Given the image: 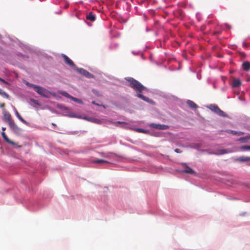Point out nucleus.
I'll use <instances>...</instances> for the list:
<instances>
[{
  "instance_id": "28",
  "label": "nucleus",
  "mask_w": 250,
  "mask_h": 250,
  "mask_svg": "<svg viewBox=\"0 0 250 250\" xmlns=\"http://www.w3.org/2000/svg\"><path fill=\"white\" fill-rule=\"evenodd\" d=\"M137 130L138 131V132H144V129H141V128H137Z\"/></svg>"
},
{
  "instance_id": "7",
  "label": "nucleus",
  "mask_w": 250,
  "mask_h": 250,
  "mask_svg": "<svg viewBox=\"0 0 250 250\" xmlns=\"http://www.w3.org/2000/svg\"><path fill=\"white\" fill-rule=\"evenodd\" d=\"M182 166L186 167V169L182 170V172L188 173V174H194L195 173V171L190 167H188L187 164L183 163L182 164Z\"/></svg>"
},
{
  "instance_id": "32",
  "label": "nucleus",
  "mask_w": 250,
  "mask_h": 250,
  "mask_svg": "<svg viewBox=\"0 0 250 250\" xmlns=\"http://www.w3.org/2000/svg\"><path fill=\"white\" fill-rule=\"evenodd\" d=\"M122 123L120 122H116L115 124L116 125H117L118 124H121Z\"/></svg>"
},
{
  "instance_id": "35",
  "label": "nucleus",
  "mask_w": 250,
  "mask_h": 250,
  "mask_svg": "<svg viewBox=\"0 0 250 250\" xmlns=\"http://www.w3.org/2000/svg\"><path fill=\"white\" fill-rule=\"evenodd\" d=\"M34 103H37V101L34 100Z\"/></svg>"
},
{
  "instance_id": "34",
  "label": "nucleus",
  "mask_w": 250,
  "mask_h": 250,
  "mask_svg": "<svg viewBox=\"0 0 250 250\" xmlns=\"http://www.w3.org/2000/svg\"><path fill=\"white\" fill-rule=\"evenodd\" d=\"M92 104H93L98 105V104H97L95 103V101H93V102H92Z\"/></svg>"
},
{
  "instance_id": "20",
  "label": "nucleus",
  "mask_w": 250,
  "mask_h": 250,
  "mask_svg": "<svg viewBox=\"0 0 250 250\" xmlns=\"http://www.w3.org/2000/svg\"><path fill=\"white\" fill-rule=\"evenodd\" d=\"M93 163L96 164H102V163H108V162L104 160L103 159H98L93 161Z\"/></svg>"
},
{
  "instance_id": "15",
  "label": "nucleus",
  "mask_w": 250,
  "mask_h": 250,
  "mask_svg": "<svg viewBox=\"0 0 250 250\" xmlns=\"http://www.w3.org/2000/svg\"><path fill=\"white\" fill-rule=\"evenodd\" d=\"M1 135L3 137V138L4 139V140L8 143L10 144H12V145H13L14 144V142H12V141H11L10 140H9L7 136H6V135L5 134V132H2L1 133Z\"/></svg>"
},
{
  "instance_id": "12",
  "label": "nucleus",
  "mask_w": 250,
  "mask_h": 250,
  "mask_svg": "<svg viewBox=\"0 0 250 250\" xmlns=\"http://www.w3.org/2000/svg\"><path fill=\"white\" fill-rule=\"evenodd\" d=\"M15 114H16V116H17V117L21 122H22L23 124H24L26 125H29V123L22 118V117L20 115V114L19 113V112H18V111L16 109H15Z\"/></svg>"
},
{
  "instance_id": "3",
  "label": "nucleus",
  "mask_w": 250,
  "mask_h": 250,
  "mask_svg": "<svg viewBox=\"0 0 250 250\" xmlns=\"http://www.w3.org/2000/svg\"><path fill=\"white\" fill-rule=\"evenodd\" d=\"M208 108L210 110L220 116L223 117H227V114L215 104H210Z\"/></svg>"
},
{
  "instance_id": "11",
  "label": "nucleus",
  "mask_w": 250,
  "mask_h": 250,
  "mask_svg": "<svg viewBox=\"0 0 250 250\" xmlns=\"http://www.w3.org/2000/svg\"><path fill=\"white\" fill-rule=\"evenodd\" d=\"M230 152H231L230 150H228L227 149H222L217 150V151L216 153H214V154L216 155H223Z\"/></svg>"
},
{
  "instance_id": "9",
  "label": "nucleus",
  "mask_w": 250,
  "mask_h": 250,
  "mask_svg": "<svg viewBox=\"0 0 250 250\" xmlns=\"http://www.w3.org/2000/svg\"><path fill=\"white\" fill-rule=\"evenodd\" d=\"M86 19L87 20H89L91 21H95L96 19L95 16L93 14V13L92 12H89L88 13L86 16Z\"/></svg>"
},
{
  "instance_id": "14",
  "label": "nucleus",
  "mask_w": 250,
  "mask_h": 250,
  "mask_svg": "<svg viewBox=\"0 0 250 250\" xmlns=\"http://www.w3.org/2000/svg\"><path fill=\"white\" fill-rule=\"evenodd\" d=\"M236 160L239 162H246L250 161V157L241 156L236 158Z\"/></svg>"
},
{
  "instance_id": "27",
  "label": "nucleus",
  "mask_w": 250,
  "mask_h": 250,
  "mask_svg": "<svg viewBox=\"0 0 250 250\" xmlns=\"http://www.w3.org/2000/svg\"><path fill=\"white\" fill-rule=\"evenodd\" d=\"M175 152H176V153H181L182 152V151L178 149V148H176L175 150H174Z\"/></svg>"
},
{
  "instance_id": "30",
  "label": "nucleus",
  "mask_w": 250,
  "mask_h": 250,
  "mask_svg": "<svg viewBox=\"0 0 250 250\" xmlns=\"http://www.w3.org/2000/svg\"><path fill=\"white\" fill-rule=\"evenodd\" d=\"M0 81L3 82L4 83H7L3 79H1V78H0Z\"/></svg>"
},
{
  "instance_id": "4",
  "label": "nucleus",
  "mask_w": 250,
  "mask_h": 250,
  "mask_svg": "<svg viewBox=\"0 0 250 250\" xmlns=\"http://www.w3.org/2000/svg\"><path fill=\"white\" fill-rule=\"evenodd\" d=\"M76 70L81 74H82V75L86 77V78H93V76L92 74H91V73H90L89 72H88L87 71L85 70V69H83V68H77L76 69Z\"/></svg>"
},
{
  "instance_id": "29",
  "label": "nucleus",
  "mask_w": 250,
  "mask_h": 250,
  "mask_svg": "<svg viewBox=\"0 0 250 250\" xmlns=\"http://www.w3.org/2000/svg\"><path fill=\"white\" fill-rule=\"evenodd\" d=\"M26 84L27 85H28V86H30V87H32V85H34V84L30 83H28V82H26Z\"/></svg>"
},
{
  "instance_id": "23",
  "label": "nucleus",
  "mask_w": 250,
  "mask_h": 250,
  "mask_svg": "<svg viewBox=\"0 0 250 250\" xmlns=\"http://www.w3.org/2000/svg\"><path fill=\"white\" fill-rule=\"evenodd\" d=\"M0 95L1 96L5 97L7 98L9 97V95L4 91H3L2 89H0Z\"/></svg>"
},
{
  "instance_id": "17",
  "label": "nucleus",
  "mask_w": 250,
  "mask_h": 250,
  "mask_svg": "<svg viewBox=\"0 0 250 250\" xmlns=\"http://www.w3.org/2000/svg\"><path fill=\"white\" fill-rule=\"evenodd\" d=\"M250 140V136H246V137H241L240 139H239V140L242 142V143H245V142H247L248 140Z\"/></svg>"
},
{
  "instance_id": "10",
  "label": "nucleus",
  "mask_w": 250,
  "mask_h": 250,
  "mask_svg": "<svg viewBox=\"0 0 250 250\" xmlns=\"http://www.w3.org/2000/svg\"><path fill=\"white\" fill-rule=\"evenodd\" d=\"M242 68L244 70L248 71L250 69V62H244L242 63Z\"/></svg>"
},
{
  "instance_id": "26",
  "label": "nucleus",
  "mask_w": 250,
  "mask_h": 250,
  "mask_svg": "<svg viewBox=\"0 0 250 250\" xmlns=\"http://www.w3.org/2000/svg\"><path fill=\"white\" fill-rule=\"evenodd\" d=\"M88 121H90L92 122H94V123H97V124H99L100 123V121H99L97 119H93V118H90V119H87Z\"/></svg>"
},
{
  "instance_id": "5",
  "label": "nucleus",
  "mask_w": 250,
  "mask_h": 250,
  "mask_svg": "<svg viewBox=\"0 0 250 250\" xmlns=\"http://www.w3.org/2000/svg\"><path fill=\"white\" fill-rule=\"evenodd\" d=\"M150 126L154 128L160 130H166L169 128V126L166 125L156 124L152 123L150 125Z\"/></svg>"
},
{
  "instance_id": "31",
  "label": "nucleus",
  "mask_w": 250,
  "mask_h": 250,
  "mask_svg": "<svg viewBox=\"0 0 250 250\" xmlns=\"http://www.w3.org/2000/svg\"><path fill=\"white\" fill-rule=\"evenodd\" d=\"M4 105H5L4 104H2L0 105V107L2 108V107H3L4 106Z\"/></svg>"
},
{
  "instance_id": "24",
  "label": "nucleus",
  "mask_w": 250,
  "mask_h": 250,
  "mask_svg": "<svg viewBox=\"0 0 250 250\" xmlns=\"http://www.w3.org/2000/svg\"><path fill=\"white\" fill-rule=\"evenodd\" d=\"M71 100H72L73 101H74L75 102H77L78 103H79V104H82L83 103V102H82V101L81 100L77 99V98H75L74 97L71 98Z\"/></svg>"
},
{
  "instance_id": "19",
  "label": "nucleus",
  "mask_w": 250,
  "mask_h": 250,
  "mask_svg": "<svg viewBox=\"0 0 250 250\" xmlns=\"http://www.w3.org/2000/svg\"><path fill=\"white\" fill-rule=\"evenodd\" d=\"M4 118H5V120L7 122H9V121L12 120V119L11 118V115L9 113H6V114H5V115H4Z\"/></svg>"
},
{
  "instance_id": "2",
  "label": "nucleus",
  "mask_w": 250,
  "mask_h": 250,
  "mask_svg": "<svg viewBox=\"0 0 250 250\" xmlns=\"http://www.w3.org/2000/svg\"><path fill=\"white\" fill-rule=\"evenodd\" d=\"M32 88L41 96L48 98L50 95V92L45 88L37 85H32Z\"/></svg>"
},
{
  "instance_id": "16",
  "label": "nucleus",
  "mask_w": 250,
  "mask_h": 250,
  "mask_svg": "<svg viewBox=\"0 0 250 250\" xmlns=\"http://www.w3.org/2000/svg\"><path fill=\"white\" fill-rule=\"evenodd\" d=\"M241 84L240 81L238 79L235 80L233 81L232 83V86L234 87H237L239 86Z\"/></svg>"
},
{
  "instance_id": "6",
  "label": "nucleus",
  "mask_w": 250,
  "mask_h": 250,
  "mask_svg": "<svg viewBox=\"0 0 250 250\" xmlns=\"http://www.w3.org/2000/svg\"><path fill=\"white\" fill-rule=\"evenodd\" d=\"M8 124L9 126L10 127V128L14 131L17 132V131H19L20 128L15 123V122L13 119L12 120L9 121V122H8Z\"/></svg>"
},
{
  "instance_id": "25",
  "label": "nucleus",
  "mask_w": 250,
  "mask_h": 250,
  "mask_svg": "<svg viewBox=\"0 0 250 250\" xmlns=\"http://www.w3.org/2000/svg\"><path fill=\"white\" fill-rule=\"evenodd\" d=\"M241 149H243V150H250V146H241Z\"/></svg>"
},
{
  "instance_id": "8",
  "label": "nucleus",
  "mask_w": 250,
  "mask_h": 250,
  "mask_svg": "<svg viewBox=\"0 0 250 250\" xmlns=\"http://www.w3.org/2000/svg\"><path fill=\"white\" fill-rule=\"evenodd\" d=\"M62 57L65 61V62L71 67H74L75 66L74 63L73 62V61L69 58L67 56L65 55H62Z\"/></svg>"
},
{
  "instance_id": "33",
  "label": "nucleus",
  "mask_w": 250,
  "mask_h": 250,
  "mask_svg": "<svg viewBox=\"0 0 250 250\" xmlns=\"http://www.w3.org/2000/svg\"><path fill=\"white\" fill-rule=\"evenodd\" d=\"M6 129V128L5 127H2V130L3 131V132H4Z\"/></svg>"
},
{
  "instance_id": "13",
  "label": "nucleus",
  "mask_w": 250,
  "mask_h": 250,
  "mask_svg": "<svg viewBox=\"0 0 250 250\" xmlns=\"http://www.w3.org/2000/svg\"><path fill=\"white\" fill-rule=\"evenodd\" d=\"M187 104L189 106V107L192 109H196L198 107L197 105L192 101L188 100Z\"/></svg>"
},
{
  "instance_id": "21",
  "label": "nucleus",
  "mask_w": 250,
  "mask_h": 250,
  "mask_svg": "<svg viewBox=\"0 0 250 250\" xmlns=\"http://www.w3.org/2000/svg\"><path fill=\"white\" fill-rule=\"evenodd\" d=\"M60 93L63 95V96L65 97H67V98H69L71 100V98L73 97V96H71L70 95H69L68 93H67V92H64V91H62V92H61Z\"/></svg>"
},
{
  "instance_id": "22",
  "label": "nucleus",
  "mask_w": 250,
  "mask_h": 250,
  "mask_svg": "<svg viewBox=\"0 0 250 250\" xmlns=\"http://www.w3.org/2000/svg\"><path fill=\"white\" fill-rule=\"evenodd\" d=\"M230 132L233 134V135H238V136H240V135H242L243 134V132H237L236 131H234V130H230Z\"/></svg>"
},
{
  "instance_id": "18",
  "label": "nucleus",
  "mask_w": 250,
  "mask_h": 250,
  "mask_svg": "<svg viewBox=\"0 0 250 250\" xmlns=\"http://www.w3.org/2000/svg\"><path fill=\"white\" fill-rule=\"evenodd\" d=\"M101 155L102 156L106 158H111V156L112 155V153L111 152H108V153H104L102 152L101 153Z\"/></svg>"
},
{
  "instance_id": "1",
  "label": "nucleus",
  "mask_w": 250,
  "mask_h": 250,
  "mask_svg": "<svg viewBox=\"0 0 250 250\" xmlns=\"http://www.w3.org/2000/svg\"><path fill=\"white\" fill-rule=\"evenodd\" d=\"M126 80L129 83V86L137 92L138 97L150 104H154V102L151 99L143 96L141 94L142 91L145 89V87L141 83L132 78H128Z\"/></svg>"
}]
</instances>
